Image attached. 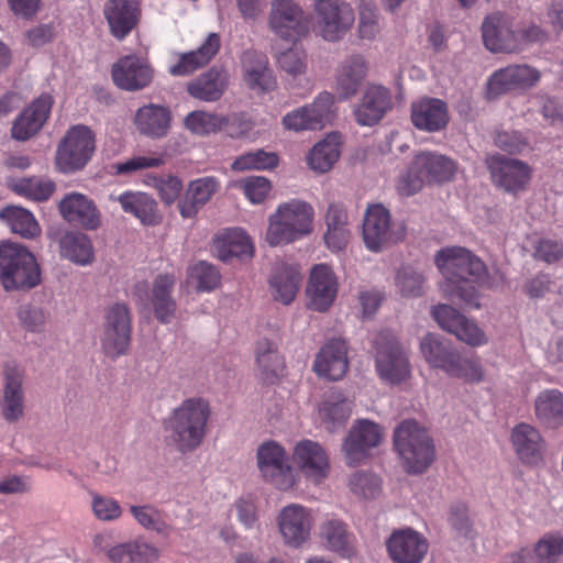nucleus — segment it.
Segmentation results:
<instances>
[{
    "instance_id": "f257e3e1",
    "label": "nucleus",
    "mask_w": 563,
    "mask_h": 563,
    "mask_svg": "<svg viewBox=\"0 0 563 563\" xmlns=\"http://www.w3.org/2000/svg\"><path fill=\"white\" fill-rule=\"evenodd\" d=\"M434 262L444 277L442 292L470 308L478 309L479 295L475 284H484L486 273L482 260L465 247L448 246L437 252Z\"/></svg>"
},
{
    "instance_id": "f03ea898",
    "label": "nucleus",
    "mask_w": 563,
    "mask_h": 563,
    "mask_svg": "<svg viewBox=\"0 0 563 563\" xmlns=\"http://www.w3.org/2000/svg\"><path fill=\"white\" fill-rule=\"evenodd\" d=\"M420 353L431 368L443 372L449 378L465 384L486 380V369L478 356H463L450 341L438 334L427 333L421 338Z\"/></svg>"
},
{
    "instance_id": "7ed1b4c3",
    "label": "nucleus",
    "mask_w": 563,
    "mask_h": 563,
    "mask_svg": "<svg viewBox=\"0 0 563 563\" xmlns=\"http://www.w3.org/2000/svg\"><path fill=\"white\" fill-rule=\"evenodd\" d=\"M267 221L265 241L271 246L287 245L312 233L314 209L309 202L294 198L279 203Z\"/></svg>"
},
{
    "instance_id": "20e7f679",
    "label": "nucleus",
    "mask_w": 563,
    "mask_h": 563,
    "mask_svg": "<svg viewBox=\"0 0 563 563\" xmlns=\"http://www.w3.org/2000/svg\"><path fill=\"white\" fill-rule=\"evenodd\" d=\"M41 283V268L34 254L23 244L0 243V284L5 291L30 290Z\"/></svg>"
},
{
    "instance_id": "39448f33",
    "label": "nucleus",
    "mask_w": 563,
    "mask_h": 563,
    "mask_svg": "<svg viewBox=\"0 0 563 563\" xmlns=\"http://www.w3.org/2000/svg\"><path fill=\"white\" fill-rule=\"evenodd\" d=\"M456 163L437 152H419L396 184L401 196H412L422 189L426 183H446L454 178Z\"/></svg>"
},
{
    "instance_id": "423d86ee",
    "label": "nucleus",
    "mask_w": 563,
    "mask_h": 563,
    "mask_svg": "<svg viewBox=\"0 0 563 563\" xmlns=\"http://www.w3.org/2000/svg\"><path fill=\"white\" fill-rule=\"evenodd\" d=\"M394 442L409 473H422L434 461L435 449L431 438L427 430L413 420H405L396 428Z\"/></svg>"
},
{
    "instance_id": "0eeeda50",
    "label": "nucleus",
    "mask_w": 563,
    "mask_h": 563,
    "mask_svg": "<svg viewBox=\"0 0 563 563\" xmlns=\"http://www.w3.org/2000/svg\"><path fill=\"white\" fill-rule=\"evenodd\" d=\"M256 466L261 477L278 490H290L299 483L286 449L277 441L267 440L258 445Z\"/></svg>"
},
{
    "instance_id": "6e6552de",
    "label": "nucleus",
    "mask_w": 563,
    "mask_h": 563,
    "mask_svg": "<svg viewBox=\"0 0 563 563\" xmlns=\"http://www.w3.org/2000/svg\"><path fill=\"white\" fill-rule=\"evenodd\" d=\"M374 350L375 368L382 380L397 385L410 377L408 354L393 333L379 332L374 340Z\"/></svg>"
},
{
    "instance_id": "1a4fd4ad",
    "label": "nucleus",
    "mask_w": 563,
    "mask_h": 563,
    "mask_svg": "<svg viewBox=\"0 0 563 563\" xmlns=\"http://www.w3.org/2000/svg\"><path fill=\"white\" fill-rule=\"evenodd\" d=\"M132 320L129 307L122 302L109 306L104 311L101 350L111 360L128 354L131 343Z\"/></svg>"
},
{
    "instance_id": "9d476101",
    "label": "nucleus",
    "mask_w": 563,
    "mask_h": 563,
    "mask_svg": "<svg viewBox=\"0 0 563 563\" xmlns=\"http://www.w3.org/2000/svg\"><path fill=\"white\" fill-rule=\"evenodd\" d=\"M96 151V137L86 125L71 126L62 139L56 151V165L63 173L84 168Z\"/></svg>"
},
{
    "instance_id": "9b49d317",
    "label": "nucleus",
    "mask_w": 563,
    "mask_h": 563,
    "mask_svg": "<svg viewBox=\"0 0 563 563\" xmlns=\"http://www.w3.org/2000/svg\"><path fill=\"white\" fill-rule=\"evenodd\" d=\"M209 404L201 397L186 399L178 408V450H196L206 435Z\"/></svg>"
},
{
    "instance_id": "f8f14e48",
    "label": "nucleus",
    "mask_w": 563,
    "mask_h": 563,
    "mask_svg": "<svg viewBox=\"0 0 563 563\" xmlns=\"http://www.w3.org/2000/svg\"><path fill=\"white\" fill-rule=\"evenodd\" d=\"M294 467L312 485H320L330 475V455L327 449L319 442L302 439L296 442L291 450Z\"/></svg>"
},
{
    "instance_id": "ddd939ff",
    "label": "nucleus",
    "mask_w": 563,
    "mask_h": 563,
    "mask_svg": "<svg viewBox=\"0 0 563 563\" xmlns=\"http://www.w3.org/2000/svg\"><path fill=\"white\" fill-rule=\"evenodd\" d=\"M384 429L373 420L357 419L353 422L342 443L344 461L349 466L364 463L372 450L383 441Z\"/></svg>"
},
{
    "instance_id": "4468645a",
    "label": "nucleus",
    "mask_w": 563,
    "mask_h": 563,
    "mask_svg": "<svg viewBox=\"0 0 563 563\" xmlns=\"http://www.w3.org/2000/svg\"><path fill=\"white\" fill-rule=\"evenodd\" d=\"M316 29L325 41L341 40L355 21L353 8L343 0H316Z\"/></svg>"
},
{
    "instance_id": "2eb2a0df",
    "label": "nucleus",
    "mask_w": 563,
    "mask_h": 563,
    "mask_svg": "<svg viewBox=\"0 0 563 563\" xmlns=\"http://www.w3.org/2000/svg\"><path fill=\"white\" fill-rule=\"evenodd\" d=\"M486 166L498 189L511 195L528 189L532 178V167L528 163L496 154L486 158Z\"/></svg>"
},
{
    "instance_id": "dca6fc26",
    "label": "nucleus",
    "mask_w": 563,
    "mask_h": 563,
    "mask_svg": "<svg viewBox=\"0 0 563 563\" xmlns=\"http://www.w3.org/2000/svg\"><path fill=\"white\" fill-rule=\"evenodd\" d=\"M268 25L277 37L291 43L308 32L306 14L294 0H272Z\"/></svg>"
},
{
    "instance_id": "f3484780",
    "label": "nucleus",
    "mask_w": 563,
    "mask_h": 563,
    "mask_svg": "<svg viewBox=\"0 0 563 563\" xmlns=\"http://www.w3.org/2000/svg\"><path fill=\"white\" fill-rule=\"evenodd\" d=\"M541 79L540 71L527 64L510 65L494 71L487 82L488 95L497 97L508 91H526Z\"/></svg>"
},
{
    "instance_id": "a211bd4d",
    "label": "nucleus",
    "mask_w": 563,
    "mask_h": 563,
    "mask_svg": "<svg viewBox=\"0 0 563 563\" xmlns=\"http://www.w3.org/2000/svg\"><path fill=\"white\" fill-rule=\"evenodd\" d=\"M24 379L25 373L20 366L14 363H7L4 365L1 417L9 423H15L24 417Z\"/></svg>"
},
{
    "instance_id": "6ab92c4d",
    "label": "nucleus",
    "mask_w": 563,
    "mask_h": 563,
    "mask_svg": "<svg viewBox=\"0 0 563 563\" xmlns=\"http://www.w3.org/2000/svg\"><path fill=\"white\" fill-rule=\"evenodd\" d=\"M393 108L390 90L383 85L368 84L357 103L353 107V115L361 126L377 124Z\"/></svg>"
},
{
    "instance_id": "aec40b11",
    "label": "nucleus",
    "mask_w": 563,
    "mask_h": 563,
    "mask_svg": "<svg viewBox=\"0 0 563 563\" xmlns=\"http://www.w3.org/2000/svg\"><path fill=\"white\" fill-rule=\"evenodd\" d=\"M386 549L394 563H421L428 553L429 542L422 533L405 528L389 536Z\"/></svg>"
},
{
    "instance_id": "412c9836",
    "label": "nucleus",
    "mask_w": 563,
    "mask_h": 563,
    "mask_svg": "<svg viewBox=\"0 0 563 563\" xmlns=\"http://www.w3.org/2000/svg\"><path fill=\"white\" fill-rule=\"evenodd\" d=\"M279 532L288 547L299 548L310 539L313 525L311 511L299 505L285 506L277 518Z\"/></svg>"
},
{
    "instance_id": "4be33fe9",
    "label": "nucleus",
    "mask_w": 563,
    "mask_h": 563,
    "mask_svg": "<svg viewBox=\"0 0 563 563\" xmlns=\"http://www.w3.org/2000/svg\"><path fill=\"white\" fill-rule=\"evenodd\" d=\"M338 288V278L330 266H313L306 288L308 307L319 312L327 311L336 298Z\"/></svg>"
},
{
    "instance_id": "5701e85b",
    "label": "nucleus",
    "mask_w": 563,
    "mask_h": 563,
    "mask_svg": "<svg viewBox=\"0 0 563 563\" xmlns=\"http://www.w3.org/2000/svg\"><path fill=\"white\" fill-rule=\"evenodd\" d=\"M111 73L114 84L126 91L141 90L153 80V69L147 59L136 55L121 57L113 64Z\"/></svg>"
},
{
    "instance_id": "b1692460",
    "label": "nucleus",
    "mask_w": 563,
    "mask_h": 563,
    "mask_svg": "<svg viewBox=\"0 0 563 563\" xmlns=\"http://www.w3.org/2000/svg\"><path fill=\"white\" fill-rule=\"evenodd\" d=\"M102 13L110 34L122 41L136 27L140 21V2L137 0H106Z\"/></svg>"
},
{
    "instance_id": "393cba45",
    "label": "nucleus",
    "mask_w": 563,
    "mask_h": 563,
    "mask_svg": "<svg viewBox=\"0 0 563 563\" xmlns=\"http://www.w3.org/2000/svg\"><path fill=\"white\" fill-rule=\"evenodd\" d=\"M390 227V213L382 205L369 206L363 223V240L365 246L373 252H379L397 241Z\"/></svg>"
},
{
    "instance_id": "a878e982",
    "label": "nucleus",
    "mask_w": 563,
    "mask_h": 563,
    "mask_svg": "<svg viewBox=\"0 0 563 563\" xmlns=\"http://www.w3.org/2000/svg\"><path fill=\"white\" fill-rule=\"evenodd\" d=\"M349 368L347 344L342 339L328 341L316 356L313 369L318 376L341 379Z\"/></svg>"
},
{
    "instance_id": "bb28decb",
    "label": "nucleus",
    "mask_w": 563,
    "mask_h": 563,
    "mask_svg": "<svg viewBox=\"0 0 563 563\" xmlns=\"http://www.w3.org/2000/svg\"><path fill=\"white\" fill-rule=\"evenodd\" d=\"M230 85V75L222 66H213L187 82L186 89L190 97L203 102H216L221 99Z\"/></svg>"
},
{
    "instance_id": "cd10ccee",
    "label": "nucleus",
    "mask_w": 563,
    "mask_h": 563,
    "mask_svg": "<svg viewBox=\"0 0 563 563\" xmlns=\"http://www.w3.org/2000/svg\"><path fill=\"white\" fill-rule=\"evenodd\" d=\"M212 252L222 262L232 258H251L254 246L243 229L230 228L218 232L212 239Z\"/></svg>"
},
{
    "instance_id": "c85d7f7f",
    "label": "nucleus",
    "mask_w": 563,
    "mask_h": 563,
    "mask_svg": "<svg viewBox=\"0 0 563 563\" xmlns=\"http://www.w3.org/2000/svg\"><path fill=\"white\" fill-rule=\"evenodd\" d=\"M59 212L69 223H77L87 230H96L101 223L100 212L95 202L79 192L66 195L58 205Z\"/></svg>"
},
{
    "instance_id": "c756f323",
    "label": "nucleus",
    "mask_w": 563,
    "mask_h": 563,
    "mask_svg": "<svg viewBox=\"0 0 563 563\" xmlns=\"http://www.w3.org/2000/svg\"><path fill=\"white\" fill-rule=\"evenodd\" d=\"M368 62L363 55L346 57L336 69L335 89L340 98L347 100L354 97L368 74Z\"/></svg>"
},
{
    "instance_id": "7c9ffc66",
    "label": "nucleus",
    "mask_w": 563,
    "mask_h": 563,
    "mask_svg": "<svg viewBox=\"0 0 563 563\" xmlns=\"http://www.w3.org/2000/svg\"><path fill=\"white\" fill-rule=\"evenodd\" d=\"M53 100L48 95H42L35 99L19 115L12 125V137L26 141L36 134L48 119Z\"/></svg>"
},
{
    "instance_id": "2f4dec72",
    "label": "nucleus",
    "mask_w": 563,
    "mask_h": 563,
    "mask_svg": "<svg viewBox=\"0 0 563 563\" xmlns=\"http://www.w3.org/2000/svg\"><path fill=\"white\" fill-rule=\"evenodd\" d=\"M482 32L484 44L492 52L510 53L520 49L517 33L499 13L488 15L484 20Z\"/></svg>"
},
{
    "instance_id": "473e14b6",
    "label": "nucleus",
    "mask_w": 563,
    "mask_h": 563,
    "mask_svg": "<svg viewBox=\"0 0 563 563\" xmlns=\"http://www.w3.org/2000/svg\"><path fill=\"white\" fill-rule=\"evenodd\" d=\"M411 121L420 131H441L449 123L448 106L437 98L417 100L411 104Z\"/></svg>"
},
{
    "instance_id": "72a5a7b5",
    "label": "nucleus",
    "mask_w": 563,
    "mask_h": 563,
    "mask_svg": "<svg viewBox=\"0 0 563 563\" xmlns=\"http://www.w3.org/2000/svg\"><path fill=\"white\" fill-rule=\"evenodd\" d=\"M511 445L519 460L526 464H538L545 450V442L539 430L528 423H519L511 430Z\"/></svg>"
},
{
    "instance_id": "f704fd0d",
    "label": "nucleus",
    "mask_w": 563,
    "mask_h": 563,
    "mask_svg": "<svg viewBox=\"0 0 563 563\" xmlns=\"http://www.w3.org/2000/svg\"><path fill=\"white\" fill-rule=\"evenodd\" d=\"M302 282L297 264H277L269 278V291L275 301L290 305L296 298Z\"/></svg>"
},
{
    "instance_id": "c9c22d12",
    "label": "nucleus",
    "mask_w": 563,
    "mask_h": 563,
    "mask_svg": "<svg viewBox=\"0 0 563 563\" xmlns=\"http://www.w3.org/2000/svg\"><path fill=\"white\" fill-rule=\"evenodd\" d=\"M242 67L244 81L250 89L266 92L275 88L276 81L268 68L266 55L246 51L242 56Z\"/></svg>"
},
{
    "instance_id": "e433bc0d",
    "label": "nucleus",
    "mask_w": 563,
    "mask_h": 563,
    "mask_svg": "<svg viewBox=\"0 0 563 563\" xmlns=\"http://www.w3.org/2000/svg\"><path fill=\"white\" fill-rule=\"evenodd\" d=\"M327 230L323 235L325 245L332 252H339L346 247L351 239V229L347 211L343 205L332 202L325 212Z\"/></svg>"
},
{
    "instance_id": "4c0bfd02",
    "label": "nucleus",
    "mask_w": 563,
    "mask_h": 563,
    "mask_svg": "<svg viewBox=\"0 0 563 563\" xmlns=\"http://www.w3.org/2000/svg\"><path fill=\"white\" fill-rule=\"evenodd\" d=\"M110 198L119 202L125 213L132 214L144 225H154L159 220L155 200L145 192L124 191Z\"/></svg>"
},
{
    "instance_id": "58836bf2",
    "label": "nucleus",
    "mask_w": 563,
    "mask_h": 563,
    "mask_svg": "<svg viewBox=\"0 0 563 563\" xmlns=\"http://www.w3.org/2000/svg\"><path fill=\"white\" fill-rule=\"evenodd\" d=\"M158 559V550L143 538L115 543L109 550L112 563H153Z\"/></svg>"
},
{
    "instance_id": "ea45409f",
    "label": "nucleus",
    "mask_w": 563,
    "mask_h": 563,
    "mask_svg": "<svg viewBox=\"0 0 563 563\" xmlns=\"http://www.w3.org/2000/svg\"><path fill=\"white\" fill-rule=\"evenodd\" d=\"M170 111L163 106L156 104L140 108L134 119L137 130L151 137L164 136L170 126Z\"/></svg>"
},
{
    "instance_id": "a19ab883",
    "label": "nucleus",
    "mask_w": 563,
    "mask_h": 563,
    "mask_svg": "<svg viewBox=\"0 0 563 563\" xmlns=\"http://www.w3.org/2000/svg\"><path fill=\"white\" fill-rule=\"evenodd\" d=\"M220 183L216 177L206 176L192 180L186 192L185 201L180 208L184 218H194L198 211L218 191Z\"/></svg>"
},
{
    "instance_id": "79ce46f5",
    "label": "nucleus",
    "mask_w": 563,
    "mask_h": 563,
    "mask_svg": "<svg viewBox=\"0 0 563 563\" xmlns=\"http://www.w3.org/2000/svg\"><path fill=\"white\" fill-rule=\"evenodd\" d=\"M257 372L264 383L273 384L284 371V360L279 355L275 342L268 339H262L256 344L255 350Z\"/></svg>"
},
{
    "instance_id": "37998d69",
    "label": "nucleus",
    "mask_w": 563,
    "mask_h": 563,
    "mask_svg": "<svg viewBox=\"0 0 563 563\" xmlns=\"http://www.w3.org/2000/svg\"><path fill=\"white\" fill-rule=\"evenodd\" d=\"M537 419L548 428L563 423V393L555 388L540 391L534 399Z\"/></svg>"
},
{
    "instance_id": "c03bdc74",
    "label": "nucleus",
    "mask_w": 563,
    "mask_h": 563,
    "mask_svg": "<svg viewBox=\"0 0 563 563\" xmlns=\"http://www.w3.org/2000/svg\"><path fill=\"white\" fill-rule=\"evenodd\" d=\"M221 38L218 33H209L201 45L178 58V75H189L208 65L218 54Z\"/></svg>"
},
{
    "instance_id": "a18cd8bd",
    "label": "nucleus",
    "mask_w": 563,
    "mask_h": 563,
    "mask_svg": "<svg viewBox=\"0 0 563 563\" xmlns=\"http://www.w3.org/2000/svg\"><path fill=\"white\" fill-rule=\"evenodd\" d=\"M60 255L80 266L90 265L95 260V250L88 235L81 232H66L59 240Z\"/></svg>"
},
{
    "instance_id": "49530a36",
    "label": "nucleus",
    "mask_w": 563,
    "mask_h": 563,
    "mask_svg": "<svg viewBox=\"0 0 563 563\" xmlns=\"http://www.w3.org/2000/svg\"><path fill=\"white\" fill-rule=\"evenodd\" d=\"M340 155L341 136L338 133H330L311 148L307 162L312 170L327 173L338 162Z\"/></svg>"
},
{
    "instance_id": "de8ad7c7",
    "label": "nucleus",
    "mask_w": 563,
    "mask_h": 563,
    "mask_svg": "<svg viewBox=\"0 0 563 563\" xmlns=\"http://www.w3.org/2000/svg\"><path fill=\"white\" fill-rule=\"evenodd\" d=\"M173 290V276L159 275L154 280L151 301L156 318L163 323H168L174 318L175 302L172 298Z\"/></svg>"
},
{
    "instance_id": "09e8293b",
    "label": "nucleus",
    "mask_w": 563,
    "mask_h": 563,
    "mask_svg": "<svg viewBox=\"0 0 563 563\" xmlns=\"http://www.w3.org/2000/svg\"><path fill=\"white\" fill-rule=\"evenodd\" d=\"M0 219L10 230L24 239H34L41 234V227L31 211L22 207L8 206L0 211Z\"/></svg>"
},
{
    "instance_id": "8fccbe9b",
    "label": "nucleus",
    "mask_w": 563,
    "mask_h": 563,
    "mask_svg": "<svg viewBox=\"0 0 563 563\" xmlns=\"http://www.w3.org/2000/svg\"><path fill=\"white\" fill-rule=\"evenodd\" d=\"M352 401L341 394H332L319 407V418L328 431L333 432L351 416Z\"/></svg>"
},
{
    "instance_id": "3c124183",
    "label": "nucleus",
    "mask_w": 563,
    "mask_h": 563,
    "mask_svg": "<svg viewBox=\"0 0 563 563\" xmlns=\"http://www.w3.org/2000/svg\"><path fill=\"white\" fill-rule=\"evenodd\" d=\"M321 537L330 551L341 556H350L353 553V534L347 531L344 522L338 519L325 521L321 528Z\"/></svg>"
},
{
    "instance_id": "603ef678",
    "label": "nucleus",
    "mask_w": 563,
    "mask_h": 563,
    "mask_svg": "<svg viewBox=\"0 0 563 563\" xmlns=\"http://www.w3.org/2000/svg\"><path fill=\"white\" fill-rule=\"evenodd\" d=\"M221 283L219 269L205 261H200L189 266L187 271V286L199 291L210 292Z\"/></svg>"
},
{
    "instance_id": "864d4df0",
    "label": "nucleus",
    "mask_w": 563,
    "mask_h": 563,
    "mask_svg": "<svg viewBox=\"0 0 563 563\" xmlns=\"http://www.w3.org/2000/svg\"><path fill=\"white\" fill-rule=\"evenodd\" d=\"M228 121L225 115L196 110L184 119V125L192 134L205 136L217 133Z\"/></svg>"
},
{
    "instance_id": "5fc2aeb1",
    "label": "nucleus",
    "mask_w": 563,
    "mask_h": 563,
    "mask_svg": "<svg viewBox=\"0 0 563 563\" xmlns=\"http://www.w3.org/2000/svg\"><path fill=\"white\" fill-rule=\"evenodd\" d=\"M130 511L136 522L146 530L155 531L161 536H168L173 526L167 522L166 516L152 505L131 506Z\"/></svg>"
},
{
    "instance_id": "6e6d98bb",
    "label": "nucleus",
    "mask_w": 563,
    "mask_h": 563,
    "mask_svg": "<svg viewBox=\"0 0 563 563\" xmlns=\"http://www.w3.org/2000/svg\"><path fill=\"white\" fill-rule=\"evenodd\" d=\"M9 187L18 195L37 201L47 200L55 190L52 180L38 177L12 179Z\"/></svg>"
},
{
    "instance_id": "4d7b16f0",
    "label": "nucleus",
    "mask_w": 563,
    "mask_h": 563,
    "mask_svg": "<svg viewBox=\"0 0 563 563\" xmlns=\"http://www.w3.org/2000/svg\"><path fill=\"white\" fill-rule=\"evenodd\" d=\"M279 157L275 152L256 150L244 153L231 164L235 172L271 170L278 166Z\"/></svg>"
},
{
    "instance_id": "13d9d810",
    "label": "nucleus",
    "mask_w": 563,
    "mask_h": 563,
    "mask_svg": "<svg viewBox=\"0 0 563 563\" xmlns=\"http://www.w3.org/2000/svg\"><path fill=\"white\" fill-rule=\"evenodd\" d=\"M334 97L328 91L320 92L314 100L303 106L316 130L323 129L334 118Z\"/></svg>"
},
{
    "instance_id": "bf43d9fd",
    "label": "nucleus",
    "mask_w": 563,
    "mask_h": 563,
    "mask_svg": "<svg viewBox=\"0 0 563 563\" xmlns=\"http://www.w3.org/2000/svg\"><path fill=\"white\" fill-rule=\"evenodd\" d=\"M349 488L358 498L372 499L380 494L382 481L369 471H356L349 478Z\"/></svg>"
},
{
    "instance_id": "052dcab7",
    "label": "nucleus",
    "mask_w": 563,
    "mask_h": 563,
    "mask_svg": "<svg viewBox=\"0 0 563 563\" xmlns=\"http://www.w3.org/2000/svg\"><path fill=\"white\" fill-rule=\"evenodd\" d=\"M424 277L415 267L407 265L397 271L395 285L402 297H419L423 294Z\"/></svg>"
},
{
    "instance_id": "680f3d73",
    "label": "nucleus",
    "mask_w": 563,
    "mask_h": 563,
    "mask_svg": "<svg viewBox=\"0 0 563 563\" xmlns=\"http://www.w3.org/2000/svg\"><path fill=\"white\" fill-rule=\"evenodd\" d=\"M252 205L263 203L272 191V183L264 176H247L235 183Z\"/></svg>"
},
{
    "instance_id": "e2e57ef3",
    "label": "nucleus",
    "mask_w": 563,
    "mask_h": 563,
    "mask_svg": "<svg viewBox=\"0 0 563 563\" xmlns=\"http://www.w3.org/2000/svg\"><path fill=\"white\" fill-rule=\"evenodd\" d=\"M91 510L93 516L100 521H115L122 517L123 510L120 503L113 497L90 493Z\"/></svg>"
},
{
    "instance_id": "0e129e2a",
    "label": "nucleus",
    "mask_w": 563,
    "mask_h": 563,
    "mask_svg": "<svg viewBox=\"0 0 563 563\" xmlns=\"http://www.w3.org/2000/svg\"><path fill=\"white\" fill-rule=\"evenodd\" d=\"M358 37L363 41H374L380 33V23L377 9L368 3H364L360 8Z\"/></svg>"
},
{
    "instance_id": "69168bd1",
    "label": "nucleus",
    "mask_w": 563,
    "mask_h": 563,
    "mask_svg": "<svg viewBox=\"0 0 563 563\" xmlns=\"http://www.w3.org/2000/svg\"><path fill=\"white\" fill-rule=\"evenodd\" d=\"M451 334L456 339L472 347H478L488 343V336L479 325L464 317L460 323L453 329Z\"/></svg>"
},
{
    "instance_id": "338daca9",
    "label": "nucleus",
    "mask_w": 563,
    "mask_h": 563,
    "mask_svg": "<svg viewBox=\"0 0 563 563\" xmlns=\"http://www.w3.org/2000/svg\"><path fill=\"white\" fill-rule=\"evenodd\" d=\"M277 60L279 67L294 77L303 74L307 68L306 53L297 45L280 53Z\"/></svg>"
},
{
    "instance_id": "774afa93",
    "label": "nucleus",
    "mask_w": 563,
    "mask_h": 563,
    "mask_svg": "<svg viewBox=\"0 0 563 563\" xmlns=\"http://www.w3.org/2000/svg\"><path fill=\"white\" fill-rule=\"evenodd\" d=\"M533 99L539 106V111L543 119L551 125H563V101L554 97L538 93Z\"/></svg>"
}]
</instances>
